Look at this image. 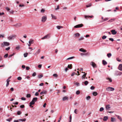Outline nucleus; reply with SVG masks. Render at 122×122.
Masks as SVG:
<instances>
[{"mask_svg":"<svg viewBox=\"0 0 122 122\" xmlns=\"http://www.w3.org/2000/svg\"><path fill=\"white\" fill-rule=\"evenodd\" d=\"M10 45V44L9 42H7L5 41L1 43V47H3L5 46H9Z\"/></svg>","mask_w":122,"mask_h":122,"instance_id":"nucleus-1","label":"nucleus"},{"mask_svg":"<svg viewBox=\"0 0 122 122\" xmlns=\"http://www.w3.org/2000/svg\"><path fill=\"white\" fill-rule=\"evenodd\" d=\"M122 74V72L117 71H115L114 73L115 76H120Z\"/></svg>","mask_w":122,"mask_h":122,"instance_id":"nucleus-2","label":"nucleus"},{"mask_svg":"<svg viewBox=\"0 0 122 122\" xmlns=\"http://www.w3.org/2000/svg\"><path fill=\"white\" fill-rule=\"evenodd\" d=\"M16 36L15 35H12L8 37L7 38L9 40L14 39L16 37Z\"/></svg>","mask_w":122,"mask_h":122,"instance_id":"nucleus-3","label":"nucleus"},{"mask_svg":"<svg viewBox=\"0 0 122 122\" xmlns=\"http://www.w3.org/2000/svg\"><path fill=\"white\" fill-rule=\"evenodd\" d=\"M83 26V25L82 24H80L74 26V28H81Z\"/></svg>","mask_w":122,"mask_h":122,"instance_id":"nucleus-4","label":"nucleus"},{"mask_svg":"<svg viewBox=\"0 0 122 122\" xmlns=\"http://www.w3.org/2000/svg\"><path fill=\"white\" fill-rule=\"evenodd\" d=\"M50 34H48L44 36V37H42L41 39L42 40H44L45 39H49L50 38Z\"/></svg>","mask_w":122,"mask_h":122,"instance_id":"nucleus-5","label":"nucleus"},{"mask_svg":"<svg viewBox=\"0 0 122 122\" xmlns=\"http://www.w3.org/2000/svg\"><path fill=\"white\" fill-rule=\"evenodd\" d=\"M47 19L46 16H43L41 19V21L42 22H44Z\"/></svg>","mask_w":122,"mask_h":122,"instance_id":"nucleus-6","label":"nucleus"},{"mask_svg":"<svg viewBox=\"0 0 122 122\" xmlns=\"http://www.w3.org/2000/svg\"><path fill=\"white\" fill-rule=\"evenodd\" d=\"M90 64L94 68L95 67H96V64H95V63H94V62H91Z\"/></svg>","mask_w":122,"mask_h":122,"instance_id":"nucleus-7","label":"nucleus"},{"mask_svg":"<svg viewBox=\"0 0 122 122\" xmlns=\"http://www.w3.org/2000/svg\"><path fill=\"white\" fill-rule=\"evenodd\" d=\"M21 24L20 23H19L17 24H16L15 25H14L16 27L18 28L21 26Z\"/></svg>","mask_w":122,"mask_h":122,"instance_id":"nucleus-8","label":"nucleus"},{"mask_svg":"<svg viewBox=\"0 0 122 122\" xmlns=\"http://www.w3.org/2000/svg\"><path fill=\"white\" fill-rule=\"evenodd\" d=\"M118 68L120 70L122 71V64H121L119 65Z\"/></svg>","mask_w":122,"mask_h":122,"instance_id":"nucleus-9","label":"nucleus"},{"mask_svg":"<svg viewBox=\"0 0 122 122\" xmlns=\"http://www.w3.org/2000/svg\"><path fill=\"white\" fill-rule=\"evenodd\" d=\"M111 31L113 35H115L117 33V32L115 30H112Z\"/></svg>","mask_w":122,"mask_h":122,"instance_id":"nucleus-10","label":"nucleus"},{"mask_svg":"<svg viewBox=\"0 0 122 122\" xmlns=\"http://www.w3.org/2000/svg\"><path fill=\"white\" fill-rule=\"evenodd\" d=\"M41 50L40 49H38L37 51L36 52V53L34 54L36 56L40 52Z\"/></svg>","mask_w":122,"mask_h":122,"instance_id":"nucleus-11","label":"nucleus"},{"mask_svg":"<svg viewBox=\"0 0 122 122\" xmlns=\"http://www.w3.org/2000/svg\"><path fill=\"white\" fill-rule=\"evenodd\" d=\"M47 92V91H43L42 92H41L40 93V94L41 95L43 94H46Z\"/></svg>","mask_w":122,"mask_h":122,"instance_id":"nucleus-12","label":"nucleus"},{"mask_svg":"<svg viewBox=\"0 0 122 122\" xmlns=\"http://www.w3.org/2000/svg\"><path fill=\"white\" fill-rule=\"evenodd\" d=\"M79 51L83 52H85L86 51L85 50H84L82 48H81L80 49Z\"/></svg>","mask_w":122,"mask_h":122,"instance_id":"nucleus-13","label":"nucleus"},{"mask_svg":"<svg viewBox=\"0 0 122 122\" xmlns=\"http://www.w3.org/2000/svg\"><path fill=\"white\" fill-rule=\"evenodd\" d=\"M37 99L38 98L37 97H35L33 98L32 101L35 102H36L37 101Z\"/></svg>","mask_w":122,"mask_h":122,"instance_id":"nucleus-14","label":"nucleus"},{"mask_svg":"<svg viewBox=\"0 0 122 122\" xmlns=\"http://www.w3.org/2000/svg\"><path fill=\"white\" fill-rule=\"evenodd\" d=\"M34 40L32 39L30 40L29 41V43L30 44H33L34 43Z\"/></svg>","mask_w":122,"mask_h":122,"instance_id":"nucleus-15","label":"nucleus"},{"mask_svg":"<svg viewBox=\"0 0 122 122\" xmlns=\"http://www.w3.org/2000/svg\"><path fill=\"white\" fill-rule=\"evenodd\" d=\"M84 17L86 19H87V18H92L93 17V16L92 15L91 16H87V15H84Z\"/></svg>","mask_w":122,"mask_h":122,"instance_id":"nucleus-16","label":"nucleus"},{"mask_svg":"<svg viewBox=\"0 0 122 122\" xmlns=\"http://www.w3.org/2000/svg\"><path fill=\"white\" fill-rule=\"evenodd\" d=\"M68 98L66 96L62 98V100L63 101H65L66 100H68Z\"/></svg>","mask_w":122,"mask_h":122,"instance_id":"nucleus-17","label":"nucleus"},{"mask_svg":"<svg viewBox=\"0 0 122 122\" xmlns=\"http://www.w3.org/2000/svg\"><path fill=\"white\" fill-rule=\"evenodd\" d=\"M106 108L107 110L111 108L110 105H108L106 106Z\"/></svg>","mask_w":122,"mask_h":122,"instance_id":"nucleus-18","label":"nucleus"},{"mask_svg":"<svg viewBox=\"0 0 122 122\" xmlns=\"http://www.w3.org/2000/svg\"><path fill=\"white\" fill-rule=\"evenodd\" d=\"M102 64L104 65H105L107 64V62L104 60H103L102 61Z\"/></svg>","mask_w":122,"mask_h":122,"instance_id":"nucleus-19","label":"nucleus"},{"mask_svg":"<svg viewBox=\"0 0 122 122\" xmlns=\"http://www.w3.org/2000/svg\"><path fill=\"white\" fill-rule=\"evenodd\" d=\"M26 119L25 118H24L23 119H18V121L20 122L22 121V122H24V121H26Z\"/></svg>","mask_w":122,"mask_h":122,"instance_id":"nucleus-20","label":"nucleus"},{"mask_svg":"<svg viewBox=\"0 0 122 122\" xmlns=\"http://www.w3.org/2000/svg\"><path fill=\"white\" fill-rule=\"evenodd\" d=\"M51 15L52 18H53V19H57V17L56 16L52 14H51Z\"/></svg>","mask_w":122,"mask_h":122,"instance_id":"nucleus-21","label":"nucleus"},{"mask_svg":"<svg viewBox=\"0 0 122 122\" xmlns=\"http://www.w3.org/2000/svg\"><path fill=\"white\" fill-rule=\"evenodd\" d=\"M116 116H117V118L119 119L120 121H122V119L121 117L119 116L118 115H116Z\"/></svg>","mask_w":122,"mask_h":122,"instance_id":"nucleus-22","label":"nucleus"},{"mask_svg":"<svg viewBox=\"0 0 122 122\" xmlns=\"http://www.w3.org/2000/svg\"><path fill=\"white\" fill-rule=\"evenodd\" d=\"M108 117L107 116H105L104 117V118L103 119V120L104 121H106L108 119Z\"/></svg>","mask_w":122,"mask_h":122,"instance_id":"nucleus-23","label":"nucleus"},{"mask_svg":"<svg viewBox=\"0 0 122 122\" xmlns=\"http://www.w3.org/2000/svg\"><path fill=\"white\" fill-rule=\"evenodd\" d=\"M67 67L68 68L70 69H71L72 68V64L68 65Z\"/></svg>","mask_w":122,"mask_h":122,"instance_id":"nucleus-24","label":"nucleus"},{"mask_svg":"<svg viewBox=\"0 0 122 122\" xmlns=\"http://www.w3.org/2000/svg\"><path fill=\"white\" fill-rule=\"evenodd\" d=\"M112 56V54L110 53H108L107 55V56L108 58Z\"/></svg>","mask_w":122,"mask_h":122,"instance_id":"nucleus-25","label":"nucleus"},{"mask_svg":"<svg viewBox=\"0 0 122 122\" xmlns=\"http://www.w3.org/2000/svg\"><path fill=\"white\" fill-rule=\"evenodd\" d=\"M116 120L115 118L112 117L111 118V121L112 122H114V121H115Z\"/></svg>","mask_w":122,"mask_h":122,"instance_id":"nucleus-26","label":"nucleus"},{"mask_svg":"<svg viewBox=\"0 0 122 122\" xmlns=\"http://www.w3.org/2000/svg\"><path fill=\"white\" fill-rule=\"evenodd\" d=\"M115 20V19H111L109 20L108 21V22H112L113 21H114Z\"/></svg>","mask_w":122,"mask_h":122,"instance_id":"nucleus-27","label":"nucleus"},{"mask_svg":"<svg viewBox=\"0 0 122 122\" xmlns=\"http://www.w3.org/2000/svg\"><path fill=\"white\" fill-rule=\"evenodd\" d=\"M74 57H75L74 56H72V57H70L68 58H67V59L66 60L72 59L74 58Z\"/></svg>","mask_w":122,"mask_h":122,"instance_id":"nucleus-28","label":"nucleus"},{"mask_svg":"<svg viewBox=\"0 0 122 122\" xmlns=\"http://www.w3.org/2000/svg\"><path fill=\"white\" fill-rule=\"evenodd\" d=\"M22 113L20 111H18L17 112V114L18 115H20Z\"/></svg>","mask_w":122,"mask_h":122,"instance_id":"nucleus-29","label":"nucleus"},{"mask_svg":"<svg viewBox=\"0 0 122 122\" xmlns=\"http://www.w3.org/2000/svg\"><path fill=\"white\" fill-rule=\"evenodd\" d=\"M86 73L85 74H84L82 76V79H84L86 77Z\"/></svg>","mask_w":122,"mask_h":122,"instance_id":"nucleus-30","label":"nucleus"},{"mask_svg":"<svg viewBox=\"0 0 122 122\" xmlns=\"http://www.w3.org/2000/svg\"><path fill=\"white\" fill-rule=\"evenodd\" d=\"M93 94L94 96H96L97 95V93L96 92H93Z\"/></svg>","mask_w":122,"mask_h":122,"instance_id":"nucleus-31","label":"nucleus"},{"mask_svg":"<svg viewBox=\"0 0 122 122\" xmlns=\"http://www.w3.org/2000/svg\"><path fill=\"white\" fill-rule=\"evenodd\" d=\"M62 27L58 25L56 26L57 28L58 29H60L61 28H62Z\"/></svg>","mask_w":122,"mask_h":122,"instance_id":"nucleus-32","label":"nucleus"},{"mask_svg":"<svg viewBox=\"0 0 122 122\" xmlns=\"http://www.w3.org/2000/svg\"><path fill=\"white\" fill-rule=\"evenodd\" d=\"M31 96V95L30 94H28L27 95L26 97L27 98H30V97Z\"/></svg>","mask_w":122,"mask_h":122,"instance_id":"nucleus-33","label":"nucleus"},{"mask_svg":"<svg viewBox=\"0 0 122 122\" xmlns=\"http://www.w3.org/2000/svg\"><path fill=\"white\" fill-rule=\"evenodd\" d=\"M35 103V102L32 101L30 103V104L31 105H34Z\"/></svg>","mask_w":122,"mask_h":122,"instance_id":"nucleus-34","label":"nucleus"},{"mask_svg":"<svg viewBox=\"0 0 122 122\" xmlns=\"http://www.w3.org/2000/svg\"><path fill=\"white\" fill-rule=\"evenodd\" d=\"M12 118H11V117H10V118H9L8 119H6V121H8L9 122H10V120H12Z\"/></svg>","mask_w":122,"mask_h":122,"instance_id":"nucleus-35","label":"nucleus"},{"mask_svg":"<svg viewBox=\"0 0 122 122\" xmlns=\"http://www.w3.org/2000/svg\"><path fill=\"white\" fill-rule=\"evenodd\" d=\"M53 76L55 78H57L58 77V75L56 74H54L53 75Z\"/></svg>","mask_w":122,"mask_h":122,"instance_id":"nucleus-36","label":"nucleus"},{"mask_svg":"<svg viewBox=\"0 0 122 122\" xmlns=\"http://www.w3.org/2000/svg\"><path fill=\"white\" fill-rule=\"evenodd\" d=\"M91 98V97L89 96H88L86 97V99L87 100H89Z\"/></svg>","mask_w":122,"mask_h":122,"instance_id":"nucleus-37","label":"nucleus"},{"mask_svg":"<svg viewBox=\"0 0 122 122\" xmlns=\"http://www.w3.org/2000/svg\"><path fill=\"white\" fill-rule=\"evenodd\" d=\"M72 119V117L71 115H70L69 117V122H71Z\"/></svg>","mask_w":122,"mask_h":122,"instance_id":"nucleus-38","label":"nucleus"},{"mask_svg":"<svg viewBox=\"0 0 122 122\" xmlns=\"http://www.w3.org/2000/svg\"><path fill=\"white\" fill-rule=\"evenodd\" d=\"M80 35V34L79 33H77L75 34V36L76 37H78Z\"/></svg>","mask_w":122,"mask_h":122,"instance_id":"nucleus-39","label":"nucleus"},{"mask_svg":"<svg viewBox=\"0 0 122 122\" xmlns=\"http://www.w3.org/2000/svg\"><path fill=\"white\" fill-rule=\"evenodd\" d=\"M88 82L87 81H86L84 82V84L86 86L88 84Z\"/></svg>","mask_w":122,"mask_h":122,"instance_id":"nucleus-40","label":"nucleus"},{"mask_svg":"<svg viewBox=\"0 0 122 122\" xmlns=\"http://www.w3.org/2000/svg\"><path fill=\"white\" fill-rule=\"evenodd\" d=\"M80 93V91L79 90L77 91L76 92V94L77 95H79Z\"/></svg>","mask_w":122,"mask_h":122,"instance_id":"nucleus-41","label":"nucleus"},{"mask_svg":"<svg viewBox=\"0 0 122 122\" xmlns=\"http://www.w3.org/2000/svg\"><path fill=\"white\" fill-rule=\"evenodd\" d=\"M111 87H108L106 88V90L107 91H110Z\"/></svg>","mask_w":122,"mask_h":122,"instance_id":"nucleus-42","label":"nucleus"},{"mask_svg":"<svg viewBox=\"0 0 122 122\" xmlns=\"http://www.w3.org/2000/svg\"><path fill=\"white\" fill-rule=\"evenodd\" d=\"M43 76L42 75H39L38 76V78H41Z\"/></svg>","mask_w":122,"mask_h":122,"instance_id":"nucleus-43","label":"nucleus"},{"mask_svg":"<svg viewBox=\"0 0 122 122\" xmlns=\"http://www.w3.org/2000/svg\"><path fill=\"white\" fill-rule=\"evenodd\" d=\"M104 110V108L103 107H101L100 108L99 111L100 112H102Z\"/></svg>","mask_w":122,"mask_h":122,"instance_id":"nucleus-44","label":"nucleus"},{"mask_svg":"<svg viewBox=\"0 0 122 122\" xmlns=\"http://www.w3.org/2000/svg\"><path fill=\"white\" fill-rule=\"evenodd\" d=\"M28 53H25L24 54V57H26L27 56Z\"/></svg>","mask_w":122,"mask_h":122,"instance_id":"nucleus-45","label":"nucleus"},{"mask_svg":"<svg viewBox=\"0 0 122 122\" xmlns=\"http://www.w3.org/2000/svg\"><path fill=\"white\" fill-rule=\"evenodd\" d=\"M106 79H107L110 82L112 81V79L111 78H107Z\"/></svg>","mask_w":122,"mask_h":122,"instance_id":"nucleus-46","label":"nucleus"},{"mask_svg":"<svg viewBox=\"0 0 122 122\" xmlns=\"http://www.w3.org/2000/svg\"><path fill=\"white\" fill-rule=\"evenodd\" d=\"M108 19H109L108 18H106L104 19L103 20V21H106L108 20Z\"/></svg>","mask_w":122,"mask_h":122,"instance_id":"nucleus-47","label":"nucleus"},{"mask_svg":"<svg viewBox=\"0 0 122 122\" xmlns=\"http://www.w3.org/2000/svg\"><path fill=\"white\" fill-rule=\"evenodd\" d=\"M107 36H103L102 37V38L103 39H105L106 38Z\"/></svg>","mask_w":122,"mask_h":122,"instance_id":"nucleus-48","label":"nucleus"},{"mask_svg":"<svg viewBox=\"0 0 122 122\" xmlns=\"http://www.w3.org/2000/svg\"><path fill=\"white\" fill-rule=\"evenodd\" d=\"M84 39L83 37L81 36L79 39V40H82Z\"/></svg>","mask_w":122,"mask_h":122,"instance_id":"nucleus-49","label":"nucleus"},{"mask_svg":"<svg viewBox=\"0 0 122 122\" xmlns=\"http://www.w3.org/2000/svg\"><path fill=\"white\" fill-rule=\"evenodd\" d=\"M36 73L35 72H34L32 74V76L33 77L35 76H36Z\"/></svg>","mask_w":122,"mask_h":122,"instance_id":"nucleus-50","label":"nucleus"},{"mask_svg":"<svg viewBox=\"0 0 122 122\" xmlns=\"http://www.w3.org/2000/svg\"><path fill=\"white\" fill-rule=\"evenodd\" d=\"M25 107V106L24 105H22L20 106V107L21 108H23Z\"/></svg>","mask_w":122,"mask_h":122,"instance_id":"nucleus-51","label":"nucleus"},{"mask_svg":"<svg viewBox=\"0 0 122 122\" xmlns=\"http://www.w3.org/2000/svg\"><path fill=\"white\" fill-rule=\"evenodd\" d=\"M17 79L18 80H20L22 79V78L21 77L19 76L17 77Z\"/></svg>","mask_w":122,"mask_h":122,"instance_id":"nucleus-52","label":"nucleus"},{"mask_svg":"<svg viewBox=\"0 0 122 122\" xmlns=\"http://www.w3.org/2000/svg\"><path fill=\"white\" fill-rule=\"evenodd\" d=\"M85 55H86L87 56H89L90 55V53L89 52H87L86 53H85Z\"/></svg>","mask_w":122,"mask_h":122,"instance_id":"nucleus-53","label":"nucleus"},{"mask_svg":"<svg viewBox=\"0 0 122 122\" xmlns=\"http://www.w3.org/2000/svg\"><path fill=\"white\" fill-rule=\"evenodd\" d=\"M39 95V93L37 92H36L35 94V96H38Z\"/></svg>","mask_w":122,"mask_h":122,"instance_id":"nucleus-54","label":"nucleus"},{"mask_svg":"<svg viewBox=\"0 0 122 122\" xmlns=\"http://www.w3.org/2000/svg\"><path fill=\"white\" fill-rule=\"evenodd\" d=\"M8 56V54L7 53L4 56V57L5 58H7Z\"/></svg>","mask_w":122,"mask_h":122,"instance_id":"nucleus-55","label":"nucleus"},{"mask_svg":"<svg viewBox=\"0 0 122 122\" xmlns=\"http://www.w3.org/2000/svg\"><path fill=\"white\" fill-rule=\"evenodd\" d=\"M91 5H91V4H90L89 5H86V7L87 8H88L89 7H91Z\"/></svg>","mask_w":122,"mask_h":122,"instance_id":"nucleus-56","label":"nucleus"},{"mask_svg":"<svg viewBox=\"0 0 122 122\" xmlns=\"http://www.w3.org/2000/svg\"><path fill=\"white\" fill-rule=\"evenodd\" d=\"M110 91H113L114 90V88L113 87H111L110 88Z\"/></svg>","mask_w":122,"mask_h":122,"instance_id":"nucleus-57","label":"nucleus"},{"mask_svg":"<svg viewBox=\"0 0 122 122\" xmlns=\"http://www.w3.org/2000/svg\"><path fill=\"white\" fill-rule=\"evenodd\" d=\"M94 88H95V87L93 86H92L90 87V89L92 90L94 89Z\"/></svg>","mask_w":122,"mask_h":122,"instance_id":"nucleus-58","label":"nucleus"},{"mask_svg":"<svg viewBox=\"0 0 122 122\" xmlns=\"http://www.w3.org/2000/svg\"><path fill=\"white\" fill-rule=\"evenodd\" d=\"M75 74L76 75H77L76 74H75V73L74 72H73L72 74H71V76H74Z\"/></svg>","mask_w":122,"mask_h":122,"instance_id":"nucleus-59","label":"nucleus"},{"mask_svg":"<svg viewBox=\"0 0 122 122\" xmlns=\"http://www.w3.org/2000/svg\"><path fill=\"white\" fill-rule=\"evenodd\" d=\"M61 118H62V116H61L60 117H59V120H58V121L57 122H60V121L61 120Z\"/></svg>","mask_w":122,"mask_h":122,"instance_id":"nucleus-60","label":"nucleus"},{"mask_svg":"<svg viewBox=\"0 0 122 122\" xmlns=\"http://www.w3.org/2000/svg\"><path fill=\"white\" fill-rule=\"evenodd\" d=\"M10 48V47H8L7 48H5V50L6 51H8L9 50Z\"/></svg>","mask_w":122,"mask_h":122,"instance_id":"nucleus-61","label":"nucleus"},{"mask_svg":"<svg viewBox=\"0 0 122 122\" xmlns=\"http://www.w3.org/2000/svg\"><path fill=\"white\" fill-rule=\"evenodd\" d=\"M45 10L43 9H42L41 10V13H44L45 11Z\"/></svg>","mask_w":122,"mask_h":122,"instance_id":"nucleus-62","label":"nucleus"},{"mask_svg":"<svg viewBox=\"0 0 122 122\" xmlns=\"http://www.w3.org/2000/svg\"><path fill=\"white\" fill-rule=\"evenodd\" d=\"M109 40L112 41H113L114 40L113 39V38H109Z\"/></svg>","mask_w":122,"mask_h":122,"instance_id":"nucleus-63","label":"nucleus"},{"mask_svg":"<svg viewBox=\"0 0 122 122\" xmlns=\"http://www.w3.org/2000/svg\"><path fill=\"white\" fill-rule=\"evenodd\" d=\"M59 9V5H58L57 6V8L55 9V10H56Z\"/></svg>","mask_w":122,"mask_h":122,"instance_id":"nucleus-64","label":"nucleus"}]
</instances>
